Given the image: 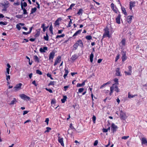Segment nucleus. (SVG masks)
<instances>
[{
    "mask_svg": "<svg viewBox=\"0 0 147 147\" xmlns=\"http://www.w3.org/2000/svg\"><path fill=\"white\" fill-rule=\"evenodd\" d=\"M58 139L59 142L60 143L61 145L62 146H64V144L63 142V138H61L60 136H58Z\"/></svg>",
    "mask_w": 147,
    "mask_h": 147,
    "instance_id": "13",
    "label": "nucleus"
},
{
    "mask_svg": "<svg viewBox=\"0 0 147 147\" xmlns=\"http://www.w3.org/2000/svg\"><path fill=\"white\" fill-rule=\"evenodd\" d=\"M83 11V9H80L78 11L77 13V14L79 15H80L82 14Z\"/></svg>",
    "mask_w": 147,
    "mask_h": 147,
    "instance_id": "33",
    "label": "nucleus"
},
{
    "mask_svg": "<svg viewBox=\"0 0 147 147\" xmlns=\"http://www.w3.org/2000/svg\"><path fill=\"white\" fill-rule=\"evenodd\" d=\"M22 84L21 83H19L17 84L15 87L13 89L15 91H17L18 90H19L21 89V86Z\"/></svg>",
    "mask_w": 147,
    "mask_h": 147,
    "instance_id": "6",
    "label": "nucleus"
},
{
    "mask_svg": "<svg viewBox=\"0 0 147 147\" xmlns=\"http://www.w3.org/2000/svg\"><path fill=\"white\" fill-rule=\"evenodd\" d=\"M44 39L45 40L48 41L49 40V36L47 33L46 34V36H44Z\"/></svg>",
    "mask_w": 147,
    "mask_h": 147,
    "instance_id": "40",
    "label": "nucleus"
},
{
    "mask_svg": "<svg viewBox=\"0 0 147 147\" xmlns=\"http://www.w3.org/2000/svg\"><path fill=\"white\" fill-rule=\"evenodd\" d=\"M81 32H82V30H78L73 35V37L76 36L80 34Z\"/></svg>",
    "mask_w": 147,
    "mask_h": 147,
    "instance_id": "19",
    "label": "nucleus"
},
{
    "mask_svg": "<svg viewBox=\"0 0 147 147\" xmlns=\"http://www.w3.org/2000/svg\"><path fill=\"white\" fill-rule=\"evenodd\" d=\"M49 121V118H47L46 119V120L45 121V122L47 123V125H48V124Z\"/></svg>",
    "mask_w": 147,
    "mask_h": 147,
    "instance_id": "55",
    "label": "nucleus"
},
{
    "mask_svg": "<svg viewBox=\"0 0 147 147\" xmlns=\"http://www.w3.org/2000/svg\"><path fill=\"white\" fill-rule=\"evenodd\" d=\"M47 130L45 131V133L49 132L50 130L51 129V128L49 127H46Z\"/></svg>",
    "mask_w": 147,
    "mask_h": 147,
    "instance_id": "34",
    "label": "nucleus"
},
{
    "mask_svg": "<svg viewBox=\"0 0 147 147\" xmlns=\"http://www.w3.org/2000/svg\"><path fill=\"white\" fill-rule=\"evenodd\" d=\"M55 54V53L54 51L51 52L49 55V60H53Z\"/></svg>",
    "mask_w": 147,
    "mask_h": 147,
    "instance_id": "14",
    "label": "nucleus"
},
{
    "mask_svg": "<svg viewBox=\"0 0 147 147\" xmlns=\"http://www.w3.org/2000/svg\"><path fill=\"white\" fill-rule=\"evenodd\" d=\"M125 39H123L121 41V44L123 45L124 46L125 44Z\"/></svg>",
    "mask_w": 147,
    "mask_h": 147,
    "instance_id": "46",
    "label": "nucleus"
},
{
    "mask_svg": "<svg viewBox=\"0 0 147 147\" xmlns=\"http://www.w3.org/2000/svg\"><path fill=\"white\" fill-rule=\"evenodd\" d=\"M37 10V9L36 7H35L34 8H32L31 9V13L30 14H33Z\"/></svg>",
    "mask_w": 147,
    "mask_h": 147,
    "instance_id": "26",
    "label": "nucleus"
},
{
    "mask_svg": "<svg viewBox=\"0 0 147 147\" xmlns=\"http://www.w3.org/2000/svg\"><path fill=\"white\" fill-rule=\"evenodd\" d=\"M137 95H133V94H130L129 93V92L128 94V97L129 98H133L135 96H137Z\"/></svg>",
    "mask_w": 147,
    "mask_h": 147,
    "instance_id": "31",
    "label": "nucleus"
},
{
    "mask_svg": "<svg viewBox=\"0 0 147 147\" xmlns=\"http://www.w3.org/2000/svg\"><path fill=\"white\" fill-rule=\"evenodd\" d=\"M135 3L134 2H130L129 4V9L131 10H132V7L134 6Z\"/></svg>",
    "mask_w": 147,
    "mask_h": 147,
    "instance_id": "18",
    "label": "nucleus"
},
{
    "mask_svg": "<svg viewBox=\"0 0 147 147\" xmlns=\"http://www.w3.org/2000/svg\"><path fill=\"white\" fill-rule=\"evenodd\" d=\"M7 22H0V25H6L7 24Z\"/></svg>",
    "mask_w": 147,
    "mask_h": 147,
    "instance_id": "35",
    "label": "nucleus"
},
{
    "mask_svg": "<svg viewBox=\"0 0 147 147\" xmlns=\"http://www.w3.org/2000/svg\"><path fill=\"white\" fill-rule=\"evenodd\" d=\"M16 102H17V101L16 100V98H13V100L11 101V103L9 104L10 105H12L16 104Z\"/></svg>",
    "mask_w": 147,
    "mask_h": 147,
    "instance_id": "25",
    "label": "nucleus"
},
{
    "mask_svg": "<svg viewBox=\"0 0 147 147\" xmlns=\"http://www.w3.org/2000/svg\"><path fill=\"white\" fill-rule=\"evenodd\" d=\"M73 50H76L77 49L78 46L77 45V43L76 42L73 45Z\"/></svg>",
    "mask_w": 147,
    "mask_h": 147,
    "instance_id": "30",
    "label": "nucleus"
},
{
    "mask_svg": "<svg viewBox=\"0 0 147 147\" xmlns=\"http://www.w3.org/2000/svg\"><path fill=\"white\" fill-rule=\"evenodd\" d=\"M20 3L19 2H15L14 3H13V5H20Z\"/></svg>",
    "mask_w": 147,
    "mask_h": 147,
    "instance_id": "54",
    "label": "nucleus"
},
{
    "mask_svg": "<svg viewBox=\"0 0 147 147\" xmlns=\"http://www.w3.org/2000/svg\"><path fill=\"white\" fill-rule=\"evenodd\" d=\"M85 85V82L84 81L82 84L78 83L77 84V87H80L82 86H84Z\"/></svg>",
    "mask_w": 147,
    "mask_h": 147,
    "instance_id": "27",
    "label": "nucleus"
},
{
    "mask_svg": "<svg viewBox=\"0 0 147 147\" xmlns=\"http://www.w3.org/2000/svg\"><path fill=\"white\" fill-rule=\"evenodd\" d=\"M49 29L50 31L51 32V33L52 34H53V27L51 25L50 26V27H49Z\"/></svg>",
    "mask_w": 147,
    "mask_h": 147,
    "instance_id": "41",
    "label": "nucleus"
},
{
    "mask_svg": "<svg viewBox=\"0 0 147 147\" xmlns=\"http://www.w3.org/2000/svg\"><path fill=\"white\" fill-rule=\"evenodd\" d=\"M61 61V57L60 56H58L56 59V60L55 61L54 63V65L56 66L58 63H60Z\"/></svg>",
    "mask_w": 147,
    "mask_h": 147,
    "instance_id": "10",
    "label": "nucleus"
},
{
    "mask_svg": "<svg viewBox=\"0 0 147 147\" xmlns=\"http://www.w3.org/2000/svg\"><path fill=\"white\" fill-rule=\"evenodd\" d=\"M121 6V9L122 13L125 15H127V13L126 11L125 8L121 6V4H120Z\"/></svg>",
    "mask_w": 147,
    "mask_h": 147,
    "instance_id": "21",
    "label": "nucleus"
},
{
    "mask_svg": "<svg viewBox=\"0 0 147 147\" xmlns=\"http://www.w3.org/2000/svg\"><path fill=\"white\" fill-rule=\"evenodd\" d=\"M120 117L121 119L125 120L127 119V117L126 116L125 113L123 112L122 111H120Z\"/></svg>",
    "mask_w": 147,
    "mask_h": 147,
    "instance_id": "5",
    "label": "nucleus"
},
{
    "mask_svg": "<svg viewBox=\"0 0 147 147\" xmlns=\"http://www.w3.org/2000/svg\"><path fill=\"white\" fill-rule=\"evenodd\" d=\"M64 70L65 71V74H67V75L68 73V72H69L68 70L66 69V68H65V69Z\"/></svg>",
    "mask_w": 147,
    "mask_h": 147,
    "instance_id": "62",
    "label": "nucleus"
},
{
    "mask_svg": "<svg viewBox=\"0 0 147 147\" xmlns=\"http://www.w3.org/2000/svg\"><path fill=\"white\" fill-rule=\"evenodd\" d=\"M10 79V76L9 75L6 76V80L8 81Z\"/></svg>",
    "mask_w": 147,
    "mask_h": 147,
    "instance_id": "59",
    "label": "nucleus"
},
{
    "mask_svg": "<svg viewBox=\"0 0 147 147\" xmlns=\"http://www.w3.org/2000/svg\"><path fill=\"white\" fill-rule=\"evenodd\" d=\"M122 61H125L126 59V54L124 52H123V53L122 54Z\"/></svg>",
    "mask_w": 147,
    "mask_h": 147,
    "instance_id": "20",
    "label": "nucleus"
},
{
    "mask_svg": "<svg viewBox=\"0 0 147 147\" xmlns=\"http://www.w3.org/2000/svg\"><path fill=\"white\" fill-rule=\"evenodd\" d=\"M132 16H127V21L128 23L130 24L131 23L132 19Z\"/></svg>",
    "mask_w": 147,
    "mask_h": 147,
    "instance_id": "16",
    "label": "nucleus"
},
{
    "mask_svg": "<svg viewBox=\"0 0 147 147\" xmlns=\"http://www.w3.org/2000/svg\"><path fill=\"white\" fill-rule=\"evenodd\" d=\"M94 57V55L92 53L90 55V59L91 62H93V58Z\"/></svg>",
    "mask_w": 147,
    "mask_h": 147,
    "instance_id": "28",
    "label": "nucleus"
},
{
    "mask_svg": "<svg viewBox=\"0 0 147 147\" xmlns=\"http://www.w3.org/2000/svg\"><path fill=\"white\" fill-rule=\"evenodd\" d=\"M48 48L46 47H43V48H40L39 49V51L41 53H45L46 51L47 50Z\"/></svg>",
    "mask_w": 147,
    "mask_h": 147,
    "instance_id": "15",
    "label": "nucleus"
},
{
    "mask_svg": "<svg viewBox=\"0 0 147 147\" xmlns=\"http://www.w3.org/2000/svg\"><path fill=\"white\" fill-rule=\"evenodd\" d=\"M22 34H24L25 35H27L28 34H30V33H29L28 32H22Z\"/></svg>",
    "mask_w": 147,
    "mask_h": 147,
    "instance_id": "61",
    "label": "nucleus"
},
{
    "mask_svg": "<svg viewBox=\"0 0 147 147\" xmlns=\"http://www.w3.org/2000/svg\"><path fill=\"white\" fill-rule=\"evenodd\" d=\"M119 68H117L116 70V75L118 76H121V75L120 74V72L119 71Z\"/></svg>",
    "mask_w": 147,
    "mask_h": 147,
    "instance_id": "17",
    "label": "nucleus"
},
{
    "mask_svg": "<svg viewBox=\"0 0 147 147\" xmlns=\"http://www.w3.org/2000/svg\"><path fill=\"white\" fill-rule=\"evenodd\" d=\"M119 55H118L116 57V58H115V61L116 62L119 59Z\"/></svg>",
    "mask_w": 147,
    "mask_h": 147,
    "instance_id": "53",
    "label": "nucleus"
},
{
    "mask_svg": "<svg viewBox=\"0 0 147 147\" xmlns=\"http://www.w3.org/2000/svg\"><path fill=\"white\" fill-rule=\"evenodd\" d=\"M128 69H129V71H131L132 72V67L131 66H129L128 67Z\"/></svg>",
    "mask_w": 147,
    "mask_h": 147,
    "instance_id": "57",
    "label": "nucleus"
},
{
    "mask_svg": "<svg viewBox=\"0 0 147 147\" xmlns=\"http://www.w3.org/2000/svg\"><path fill=\"white\" fill-rule=\"evenodd\" d=\"M86 39L90 40L92 39V37L90 36H86Z\"/></svg>",
    "mask_w": 147,
    "mask_h": 147,
    "instance_id": "39",
    "label": "nucleus"
},
{
    "mask_svg": "<svg viewBox=\"0 0 147 147\" xmlns=\"http://www.w3.org/2000/svg\"><path fill=\"white\" fill-rule=\"evenodd\" d=\"M78 56L76 54H74L72 56L71 59L73 61H75L78 58Z\"/></svg>",
    "mask_w": 147,
    "mask_h": 147,
    "instance_id": "22",
    "label": "nucleus"
},
{
    "mask_svg": "<svg viewBox=\"0 0 147 147\" xmlns=\"http://www.w3.org/2000/svg\"><path fill=\"white\" fill-rule=\"evenodd\" d=\"M41 28H42L43 31L44 32H45L46 31V29L48 28V27H45V24H43L42 25Z\"/></svg>",
    "mask_w": 147,
    "mask_h": 147,
    "instance_id": "29",
    "label": "nucleus"
},
{
    "mask_svg": "<svg viewBox=\"0 0 147 147\" xmlns=\"http://www.w3.org/2000/svg\"><path fill=\"white\" fill-rule=\"evenodd\" d=\"M76 42L77 43V45L78 46H79L81 48L83 47V43L81 40L80 39L77 40Z\"/></svg>",
    "mask_w": 147,
    "mask_h": 147,
    "instance_id": "9",
    "label": "nucleus"
},
{
    "mask_svg": "<svg viewBox=\"0 0 147 147\" xmlns=\"http://www.w3.org/2000/svg\"><path fill=\"white\" fill-rule=\"evenodd\" d=\"M62 20L61 18H58L55 21L54 23V25L55 26H59V21H61V20Z\"/></svg>",
    "mask_w": 147,
    "mask_h": 147,
    "instance_id": "11",
    "label": "nucleus"
},
{
    "mask_svg": "<svg viewBox=\"0 0 147 147\" xmlns=\"http://www.w3.org/2000/svg\"><path fill=\"white\" fill-rule=\"evenodd\" d=\"M117 127V125H115L114 123H113L111 126V130L113 133L116 131Z\"/></svg>",
    "mask_w": 147,
    "mask_h": 147,
    "instance_id": "7",
    "label": "nucleus"
},
{
    "mask_svg": "<svg viewBox=\"0 0 147 147\" xmlns=\"http://www.w3.org/2000/svg\"><path fill=\"white\" fill-rule=\"evenodd\" d=\"M111 6L112 9L113 10V11L116 13H117L118 12V10L115 9L114 8V5L113 3L111 4Z\"/></svg>",
    "mask_w": 147,
    "mask_h": 147,
    "instance_id": "23",
    "label": "nucleus"
},
{
    "mask_svg": "<svg viewBox=\"0 0 147 147\" xmlns=\"http://www.w3.org/2000/svg\"><path fill=\"white\" fill-rule=\"evenodd\" d=\"M124 73L126 75H130L131 74V72L125 71Z\"/></svg>",
    "mask_w": 147,
    "mask_h": 147,
    "instance_id": "37",
    "label": "nucleus"
},
{
    "mask_svg": "<svg viewBox=\"0 0 147 147\" xmlns=\"http://www.w3.org/2000/svg\"><path fill=\"white\" fill-rule=\"evenodd\" d=\"M67 98V96H63V98L61 100V102L62 103H64L65 102L66 99Z\"/></svg>",
    "mask_w": 147,
    "mask_h": 147,
    "instance_id": "32",
    "label": "nucleus"
},
{
    "mask_svg": "<svg viewBox=\"0 0 147 147\" xmlns=\"http://www.w3.org/2000/svg\"><path fill=\"white\" fill-rule=\"evenodd\" d=\"M65 36V35L64 34H61V35H58L56 37V38H61V37L63 38V37Z\"/></svg>",
    "mask_w": 147,
    "mask_h": 147,
    "instance_id": "36",
    "label": "nucleus"
},
{
    "mask_svg": "<svg viewBox=\"0 0 147 147\" xmlns=\"http://www.w3.org/2000/svg\"><path fill=\"white\" fill-rule=\"evenodd\" d=\"M29 112V111H24L23 112V115H24L27 114L28 112Z\"/></svg>",
    "mask_w": 147,
    "mask_h": 147,
    "instance_id": "60",
    "label": "nucleus"
},
{
    "mask_svg": "<svg viewBox=\"0 0 147 147\" xmlns=\"http://www.w3.org/2000/svg\"><path fill=\"white\" fill-rule=\"evenodd\" d=\"M98 143V141L97 140H96L94 141V146H96Z\"/></svg>",
    "mask_w": 147,
    "mask_h": 147,
    "instance_id": "56",
    "label": "nucleus"
},
{
    "mask_svg": "<svg viewBox=\"0 0 147 147\" xmlns=\"http://www.w3.org/2000/svg\"><path fill=\"white\" fill-rule=\"evenodd\" d=\"M23 14H24L25 15V14H28V12H27V11L26 9H24V10H23Z\"/></svg>",
    "mask_w": 147,
    "mask_h": 147,
    "instance_id": "52",
    "label": "nucleus"
},
{
    "mask_svg": "<svg viewBox=\"0 0 147 147\" xmlns=\"http://www.w3.org/2000/svg\"><path fill=\"white\" fill-rule=\"evenodd\" d=\"M1 5L4 6V8L2 9V11H5L7 10L6 9L9 7V3L8 1H5L4 3H1Z\"/></svg>",
    "mask_w": 147,
    "mask_h": 147,
    "instance_id": "2",
    "label": "nucleus"
},
{
    "mask_svg": "<svg viewBox=\"0 0 147 147\" xmlns=\"http://www.w3.org/2000/svg\"><path fill=\"white\" fill-rule=\"evenodd\" d=\"M119 14L118 16L116 18V23L119 24H120V20L121 18V15L120 13V12H119Z\"/></svg>",
    "mask_w": 147,
    "mask_h": 147,
    "instance_id": "12",
    "label": "nucleus"
},
{
    "mask_svg": "<svg viewBox=\"0 0 147 147\" xmlns=\"http://www.w3.org/2000/svg\"><path fill=\"white\" fill-rule=\"evenodd\" d=\"M21 98L24 100H30V98L29 97L27 96L24 94H22L20 95Z\"/></svg>",
    "mask_w": 147,
    "mask_h": 147,
    "instance_id": "3",
    "label": "nucleus"
},
{
    "mask_svg": "<svg viewBox=\"0 0 147 147\" xmlns=\"http://www.w3.org/2000/svg\"><path fill=\"white\" fill-rule=\"evenodd\" d=\"M16 27L18 29V30H20L21 29V27L20 25L19 24H17L16 25Z\"/></svg>",
    "mask_w": 147,
    "mask_h": 147,
    "instance_id": "44",
    "label": "nucleus"
},
{
    "mask_svg": "<svg viewBox=\"0 0 147 147\" xmlns=\"http://www.w3.org/2000/svg\"><path fill=\"white\" fill-rule=\"evenodd\" d=\"M40 34V32L39 31H37V33L35 34L34 36L35 37H38Z\"/></svg>",
    "mask_w": 147,
    "mask_h": 147,
    "instance_id": "45",
    "label": "nucleus"
},
{
    "mask_svg": "<svg viewBox=\"0 0 147 147\" xmlns=\"http://www.w3.org/2000/svg\"><path fill=\"white\" fill-rule=\"evenodd\" d=\"M34 59L35 62H36L37 63L40 62L38 57L36 55H35L34 56Z\"/></svg>",
    "mask_w": 147,
    "mask_h": 147,
    "instance_id": "24",
    "label": "nucleus"
},
{
    "mask_svg": "<svg viewBox=\"0 0 147 147\" xmlns=\"http://www.w3.org/2000/svg\"><path fill=\"white\" fill-rule=\"evenodd\" d=\"M108 131V129H107L103 128V132L106 133Z\"/></svg>",
    "mask_w": 147,
    "mask_h": 147,
    "instance_id": "63",
    "label": "nucleus"
},
{
    "mask_svg": "<svg viewBox=\"0 0 147 147\" xmlns=\"http://www.w3.org/2000/svg\"><path fill=\"white\" fill-rule=\"evenodd\" d=\"M55 81H51L50 83L49 84L48 86L50 85H53L54 86L55 84Z\"/></svg>",
    "mask_w": 147,
    "mask_h": 147,
    "instance_id": "43",
    "label": "nucleus"
},
{
    "mask_svg": "<svg viewBox=\"0 0 147 147\" xmlns=\"http://www.w3.org/2000/svg\"><path fill=\"white\" fill-rule=\"evenodd\" d=\"M140 140L142 144H145L146 146H147V140L146 138H142Z\"/></svg>",
    "mask_w": 147,
    "mask_h": 147,
    "instance_id": "8",
    "label": "nucleus"
},
{
    "mask_svg": "<svg viewBox=\"0 0 147 147\" xmlns=\"http://www.w3.org/2000/svg\"><path fill=\"white\" fill-rule=\"evenodd\" d=\"M21 9L22 10H24V9H25V8H24V6H23V4L22 2H21Z\"/></svg>",
    "mask_w": 147,
    "mask_h": 147,
    "instance_id": "58",
    "label": "nucleus"
},
{
    "mask_svg": "<svg viewBox=\"0 0 147 147\" xmlns=\"http://www.w3.org/2000/svg\"><path fill=\"white\" fill-rule=\"evenodd\" d=\"M69 88L68 86H64V90L66 91V90H67V88Z\"/></svg>",
    "mask_w": 147,
    "mask_h": 147,
    "instance_id": "64",
    "label": "nucleus"
},
{
    "mask_svg": "<svg viewBox=\"0 0 147 147\" xmlns=\"http://www.w3.org/2000/svg\"><path fill=\"white\" fill-rule=\"evenodd\" d=\"M47 77H49L51 79H53V78L51 77V75L49 73H47Z\"/></svg>",
    "mask_w": 147,
    "mask_h": 147,
    "instance_id": "47",
    "label": "nucleus"
},
{
    "mask_svg": "<svg viewBox=\"0 0 147 147\" xmlns=\"http://www.w3.org/2000/svg\"><path fill=\"white\" fill-rule=\"evenodd\" d=\"M105 32L103 34V36H107L109 38L110 35L109 34V31L108 28L106 27L105 29H104Z\"/></svg>",
    "mask_w": 147,
    "mask_h": 147,
    "instance_id": "4",
    "label": "nucleus"
},
{
    "mask_svg": "<svg viewBox=\"0 0 147 147\" xmlns=\"http://www.w3.org/2000/svg\"><path fill=\"white\" fill-rule=\"evenodd\" d=\"M84 90V88H80L78 89V92L79 93H81Z\"/></svg>",
    "mask_w": 147,
    "mask_h": 147,
    "instance_id": "48",
    "label": "nucleus"
},
{
    "mask_svg": "<svg viewBox=\"0 0 147 147\" xmlns=\"http://www.w3.org/2000/svg\"><path fill=\"white\" fill-rule=\"evenodd\" d=\"M45 89L47 90L49 92L51 93H52L53 92L52 90L51 89H48L47 88H46Z\"/></svg>",
    "mask_w": 147,
    "mask_h": 147,
    "instance_id": "51",
    "label": "nucleus"
},
{
    "mask_svg": "<svg viewBox=\"0 0 147 147\" xmlns=\"http://www.w3.org/2000/svg\"><path fill=\"white\" fill-rule=\"evenodd\" d=\"M92 119L93 123H95V121L96 119V117L95 116L93 115L92 117Z\"/></svg>",
    "mask_w": 147,
    "mask_h": 147,
    "instance_id": "49",
    "label": "nucleus"
},
{
    "mask_svg": "<svg viewBox=\"0 0 147 147\" xmlns=\"http://www.w3.org/2000/svg\"><path fill=\"white\" fill-rule=\"evenodd\" d=\"M36 73L40 75H41L42 74V72L39 70L37 69L36 70Z\"/></svg>",
    "mask_w": 147,
    "mask_h": 147,
    "instance_id": "42",
    "label": "nucleus"
},
{
    "mask_svg": "<svg viewBox=\"0 0 147 147\" xmlns=\"http://www.w3.org/2000/svg\"><path fill=\"white\" fill-rule=\"evenodd\" d=\"M113 90L116 91L117 92H120L119 89V88L118 86L115 84H113V86L110 88V92L109 95H111L112 93L113 92Z\"/></svg>",
    "mask_w": 147,
    "mask_h": 147,
    "instance_id": "1",
    "label": "nucleus"
},
{
    "mask_svg": "<svg viewBox=\"0 0 147 147\" xmlns=\"http://www.w3.org/2000/svg\"><path fill=\"white\" fill-rule=\"evenodd\" d=\"M16 17L17 18L21 19L22 18L23 15H18L16 16Z\"/></svg>",
    "mask_w": 147,
    "mask_h": 147,
    "instance_id": "38",
    "label": "nucleus"
},
{
    "mask_svg": "<svg viewBox=\"0 0 147 147\" xmlns=\"http://www.w3.org/2000/svg\"><path fill=\"white\" fill-rule=\"evenodd\" d=\"M129 136H123L121 138V139H122L126 140L129 138Z\"/></svg>",
    "mask_w": 147,
    "mask_h": 147,
    "instance_id": "50",
    "label": "nucleus"
}]
</instances>
